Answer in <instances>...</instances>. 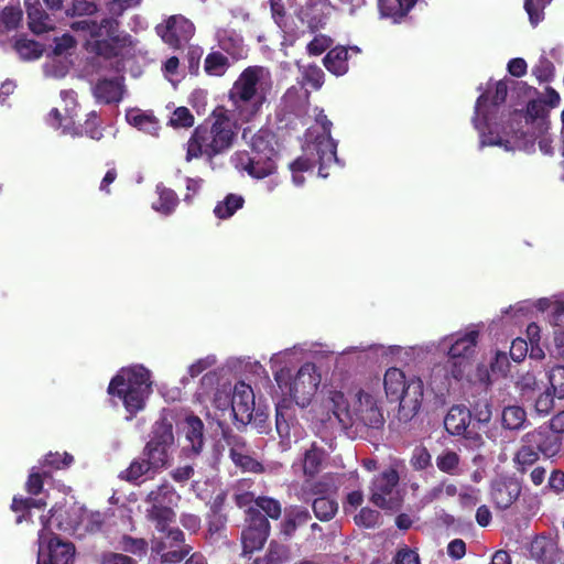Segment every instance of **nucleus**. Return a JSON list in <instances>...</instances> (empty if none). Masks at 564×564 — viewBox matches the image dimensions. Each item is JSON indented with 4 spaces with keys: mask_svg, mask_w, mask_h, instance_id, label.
<instances>
[{
    "mask_svg": "<svg viewBox=\"0 0 564 564\" xmlns=\"http://www.w3.org/2000/svg\"><path fill=\"white\" fill-rule=\"evenodd\" d=\"M237 121L225 106H217L200 123H198L187 143L185 160L214 158L232 148L237 135Z\"/></svg>",
    "mask_w": 564,
    "mask_h": 564,
    "instance_id": "1",
    "label": "nucleus"
},
{
    "mask_svg": "<svg viewBox=\"0 0 564 564\" xmlns=\"http://www.w3.org/2000/svg\"><path fill=\"white\" fill-rule=\"evenodd\" d=\"M74 32H83L94 39L91 52L105 58L112 59L122 55L123 50L132 46V36L121 30V22L115 18L105 17L100 21L78 20L70 23Z\"/></svg>",
    "mask_w": 564,
    "mask_h": 564,
    "instance_id": "2",
    "label": "nucleus"
},
{
    "mask_svg": "<svg viewBox=\"0 0 564 564\" xmlns=\"http://www.w3.org/2000/svg\"><path fill=\"white\" fill-rule=\"evenodd\" d=\"M263 72L264 68L261 66H248L240 73L229 90L228 98L235 107L238 119L242 122L253 120L260 113L265 101L264 94L258 88Z\"/></svg>",
    "mask_w": 564,
    "mask_h": 564,
    "instance_id": "3",
    "label": "nucleus"
},
{
    "mask_svg": "<svg viewBox=\"0 0 564 564\" xmlns=\"http://www.w3.org/2000/svg\"><path fill=\"white\" fill-rule=\"evenodd\" d=\"M383 386L390 402L399 403V414L411 420L417 414L423 401L424 386L419 377L405 378L398 368H389L383 377Z\"/></svg>",
    "mask_w": 564,
    "mask_h": 564,
    "instance_id": "4",
    "label": "nucleus"
},
{
    "mask_svg": "<svg viewBox=\"0 0 564 564\" xmlns=\"http://www.w3.org/2000/svg\"><path fill=\"white\" fill-rule=\"evenodd\" d=\"M508 96V79H501L495 84H489L488 88L480 94L475 104V115L473 118L475 128L484 132L488 127V116L495 109L505 104ZM505 140L499 135L489 132L488 135L482 133L481 145H503Z\"/></svg>",
    "mask_w": 564,
    "mask_h": 564,
    "instance_id": "5",
    "label": "nucleus"
},
{
    "mask_svg": "<svg viewBox=\"0 0 564 564\" xmlns=\"http://www.w3.org/2000/svg\"><path fill=\"white\" fill-rule=\"evenodd\" d=\"M174 444L173 425L166 419H162L152 427L150 440L142 451V455L151 460L153 467L161 471L169 466L170 451Z\"/></svg>",
    "mask_w": 564,
    "mask_h": 564,
    "instance_id": "6",
    "label": "nucleus"
},
{
    "mask_svg": "<svg viewBox=\"0 0 564 564\" xmlns=\"http://www.w3.org/2000/svg\"><path fill=\"white\" fill-rule=\"evenodd\" d=\"M399 480V473L393 467H389L375 476L369 488L370 502L383 510L394 511L400 509L402 498L397 490Z\"/></svg>",
    "mask_w": 564,
    "mask_h": 564,
    "instance_id": "7",
    "label": "nucleus"
},
{
    "mask_svg": "<svg viewBox=\"0 0 564 564\" xmlns=\"http://www.w3.org/2000/svg\"><path fill=\"white\" fill-rule=\"evenodd\" d=\"M470 423L471 411L463 404L451 406L444 417V427L448 434L462 437L466 447L479 448L484 445L482 435Z\"/></svg>",
    "mask_w": 564,
    "mask_h": 564,
    "instance_id": "8",
    "label": "nucleus"
},
{
    "mask_svg": "<svg viewBox=\"0 0 564 564\" xmlns=\"http://www.w3.org/2000/svg\"><path fill=\"white\" fill-rule=\"evenodd\" d=\"M271 533V524L256 507L245 510V525L241 531L242 554L260 551Z\"/></svg>",
    "mask_w": 564,
    "mask_h": 564,
    "instance_id": "9",
    "label": "nucleus"
},
{
    "mask_svg": "<svg viewBox=\"0 0 564 564\" xmlns=\"http://www.w3.org/2000/svg\"><path fill=\"white\" fill-rule=\"evenodd\" d=\"M318 384L319 376L316 375L315 365L306 362L301 366L290 382L289 394L297 405L305 408L311 403Z\"/></svg>",
    "mask_w": 564,
    "mask_h": 564,
    "instance_id": "10",
    "label": "nucleus"
},
{
    "mask_svg": "<svg viewBox=\"0 0 564 564\" xmlns=\"http://www.w3.org/2000/svg\"><path fill=\"white\" fill-rule=\"evenodd\" d=\"M151 373L143 366L122 368L109 382L107 392L115 397L116 391L152 392Z\"/></svg>",
    "mask_w": 564,
    "mask_h": 564,
    "instance_id": "11",
    "label": "nucleus"
},
{
    "mask_svg": "<svg viewBox=\"0 0 564 564\" xmlns=\"http://www.w3.org/2000/svg\"><path fill=\"white\" fill-rule=\"evenodd\" d=\"M43 522V529L39 532V557L37 564H41V552L46 544L47 558L43 561V564H72L75 555V546L72 542H65L61 540L56 534L46 542L47 534L45 532L46 521L44 516L41 517Z\"/></svg>",
    "mask_w": 564,
    "mask_h": 564,
    "instance_id": "12",
    "label": "nucleus"
},
{
    "mask_svg": "<svg viewBox=\"0 0 564 564\" xmlns=\"http://www.w3.org/2000/svg\"><path fill=\"white\" fill-rule=\"evenodd\" d=\"M158 35L170 47L177 50L187 42L195 32L194 24L183 15H171L164 24L155 28Z\"/></svg>",
    "mask_w": 564,
    "mask_h": 564,
    "instance_id": "13",
    "label": "nucleus"
},
{
    "mask_svg": "<svg viewBox=\"0 0 564 564\" xmlns=\"http://www.w3.org/2000/svg\"><path fill=\"white\" fill-rule=\"evenodd\" d=\"M279 155L263 154L258 151H242L237 153L238 166L253 178L262 180L274 174L278 170Z\"/></svg>",
    "mask_w": 564,
    "mask_h": 564,
    "instance_id": "14",
    "label": "nucleus"
},
{
    "mask_svg": "<svg viewBox=\"0 0 564 564\" xmlns=\"http://www.w3.org/2000/svg\"><path fill=\"white\" fill-rule=\"evenodd\" d=\"M521 442L528 443L543 457L553 458L562 449L563 437L542 425L523 434Z\"/></svg>",
    "mask_w": 564,
    "mask_h": 564,
    "instance_id": "15",
    "label": "nucleus"
},
{
    "mask_svg": "<svg viewBox=\"0 0 564 564\" xmlns=\"http://www.w3.org/2000/svg\"><path fill=\"white\" fill-rule=\"evenodd\" d=\"M231 411L238 427L247 426L253 417L254 393L252 388L243 381H238L235 384L231 397Z\"/></svg>",
    "mask_w": 564,
    "mask_h": 564,
    "instance_id": "16",
    "label": "nucleus"
},
{
    "mask_svg": "<svg viewBox=\"0 0 564 564\" xmlns=\"http://www.w3.org/2000/svg\"><path fill=\"white\" fill-rule=\"evenodd\" d=\"M522 484L516 477H500L490 485V498L499 510L510 508L520 497Z\"/></svg>",
    "mask_w": 564,
    "mask_h": 564,
    "instance_id": "17",
    "label": "nucleus"
},
{
    "mask_svg": "<svg viewBox=\"0 0 564 564\" xmlns=\"http://www.w3.org/2000/svg\"><path fill=\"white\" fill-rule=\"evenodd\" d=\"M307 151L316 155L314 163L318 165V174L322 177H327L328 169L338 163L337 142L332 135H316Z\"/></svg>",
    "mask_w": 564,
    "mask_h": 564,
    "instance_id": "18",
    "label": "nucleus"
},
{
    "mask_svg": "<svg viewBox=\"0 0 564 564\" xmlns=\"http://www.w3.org/2000/svg\"><path fill=\"white\" fill-rule=\"evenodd\" d=\"M242 139L248 143L251 151L279 155L276 135L270 128L262 127L256 132H252L251 128H245Z\"/></svg>",
    "mask_w": 564,
    "mask_h": 564,
    "instance_id": "19",
    "label": "nucleus"
},
{
    "mask_svg": "<svg viewBox=\"0 0 564 564\" xmlns=\"http://www.w3.org/2000/svg\"><path fill=\"white\" fill-rule=\"evenodd\" d=\"M310 511L300 506H293L285 511L283 520L279 525V536L283 541H290L299 527L306 524L311 520Z\"/></svg>",
    "mask_w": 564,
    "mask_h": 564,
    "instance_id": "20",
    "label": "nucleus"
},
{
    "mask_svg": "<svg viewBox=\"0 0 564 564\" xmlns=\"http://www.w3.org/2000/svg\"><path fill=\"white\" fill-rule=\"evenodd\" d=\"M184 434L187 445L184 447L194 455L200 454L204 447V423L194 414L187 415L184 421Z\"/></svg>",
    "mask_w": 564,
    "mask_h": 564,
    "instance_id": "21",
    "label": "nucleus"
},
{
    "mask_svg": "<svg viewBox=\"0 0 564 564\" xmlns=\"http://www.w3.org/2000/svg\"><path fill=\"white\" fill-rule=\"evenodd\" d=\"M292 561V550L282 539L269 542L265 553L257 556L252 564H288Z\"/></svg>",
    "mask_w": 564,
    "mask_h": 564,
    "instance_id": "22",
    "label": "nucleus"
},
{
    "mask_svg": "<svg viewBox=\"0 0 564 564\" xmlns=\"http://www.w3.org/2000/svg\"><path fill=\"white\" fill-rule=\"evenodd\" d=\"M359 401L358 417L360 422L371 429L382 427L384 419L373 398L368 393L360 394Z\"/></svg>",
    "mask_w": 564,
    "mask_h": 564,
    "instance_id": "23",
    "label": "nucleus"
},
{
    "mask_svg": "<svg viewBox=\"0 0 564 564\" xmlns=\"http://www.w3.org/2000/svg\"><path fill=\"white\" fill-rule=\"evenodd\" d=\"M123 88L116 78L99 79L94 87V96L106 105L118 104L122 99Z\"/></svg>",
    "mask_w": 564,
    "mask_h": 564,
    "instance_id": "24",
    "label": "nucleus"
},
{
    "mask_svg": "<svg viewBox=\"0 0 564 564\" xmlns=\"http://www.w3.org/2000/svg\"><path fill=\"white\" fill-rule=\"evenodd\" d=\"M218 46L234 59L246 57L247 50L243 39L234 30H221L217 33Z\"/></svg>",
    "mask_w": 564,
    "mask_h": 564,
    "instance_id": "25",
    "label": "nucleus"
},
{
    "mask_svg": "<svg viewBox=\"0 0 564 564\" xmlns=\"http://www.w3.org/2000/svg\"><path fill=\"white\" fill-rule=\"evenodd\" d=\"M83 508L84 507L74 505L53 513L52 518L56 520L57 529L73 534H79Z\"/></svg>",
    "mask_w": 564,
    "mask_h": 564,
    "instance_id": "26",
    "label": "nucleus"
},
{
    "mask_svg": "<svg viewBox=\"0 0 564 564\" xmlns=\"http://www.w3.org/2000/svg\"><path fill=\"white\" fill-rule=\"evenodd\" d=\"M145 456H141L134 458L129 467L121 473V479H124L129 482H137L141 477L145 476L149 479H152L160 470L158 467H153Z\"/></svg>",
    "mask_w": 564,
    "mask_h": 564,
    "instance_id": "27",
    "label": "nucleus"
},
{
    "mask_svg": "<svg viewBox=\"0 0 564 564\" xmlns=\"http://www.w3.org/2000/svg\"><path fill=\"white\" fill-rule=\"evenodd\" d=\"M479 332L471 329L458 337L448 349V357L451 359H466L470 357L477 345Z\"/></svg>",
    "mask_w": 564,
    "mask_h": 564,
    "instance_id": "28",
    "label": "nucleus"
},
{
    "mask_svg": "<svg viewBox=\"0 0 564 564\" xmlns=\"http://www.w3.org/2000/svg\"><path fill=\"white\" fill-rule=\"evenodd\" d=\"M531 557L540 564H554L557 560V550L554 542L547 538H535L530 546Z\"/></svg>",
    "mask_w": 564,
    "mask_h": 564,
    "instance_id": "29",
    "label": "nucleus"
},
{
    "mask_svg": "<svg viewBox=\"0 0 564 564\" xmlns=\"http://www.w3.org/2000/svg\"><path fill=\"white\" fill-rule=\"evenodd\" d=\"M415 3L416 0H378L381 15L391 18L393 22H400Z\"/></svg>",
    "mask_w": 564,
    "mask_h": 564,
    "instance_id": "30",
    "label": "nucleus"
},
{
    "mask_svg": "<svg viewBox=\"0 0 564 564\" xmlns=\"http://www.w3.org/2000/svg\"><path fill=\"white\" fill-rule=\"evenodd\" d=\"M323 64L328 72L341 76L348 70V51L344 46H336L327 52Z\"/></svg>",
    "mask_w": 564,
    "mask_h": 564,
    "instance_id": "31",
    "label": "nucleus"
},
{
    "mask_svg": "<svg viewBox=\"0 0 564 564\" xmlns=\"http://www.w3.org/2000/svg\"><path fill=\"white\" fill-rule=\"evenodd\" d=\"M323 406L328 413V419H330L329 413H332L339 422H344V417L348 414L349 404L341 391L329 390L323 400Z\"/></svg>",
    "mask_w": 564,
    "mask_h": 564,
    "instance_id": "32",
    "label": "nucleus"
},
{
    "mask_svg": "<svg viewBox=\"0 0 564 564\" xmlns=\"http://www.w3.org/2000/svg\"><path fill=\"white\" fill-rule=\"evenodd\" d=\"M325 455L326 453L324 448L318 447L315 443L305 451L302 460V468L305 477L315 478L319 474Z\"/></svg>",
    "mask_w": 564,
    "mask_h": 564,
    "instance_id": "33",
    "label": "nucleus"
},
{
    "mask_svg": "<svg viewBox=\"0 0 564 564\" xmlns=\"http://www.w3.org/2000/svg\"><path fill=\"white\" fill-rule=\"evenodd\" d=\"M180 496L177 495L175 488L167 481L162 482L156 488L152 489L145 497V502L150 506L165 507L174 503L175 500H178Z\"/></svg>",
    "mask_w": 564,
    "mask_h": 564,
    "instance_id": "34",
    "label": "nucleus"
},
{
    "mask_svg": "<svg viewBox=\"0 0 564 564\" xmlns=\"http://www.w3.org/2000/svg\"><path fill=\"white\" fill-rule=\"evenodd\" d=\"M126 119L129 124L151 135H156L160 130L159 120L153 115L142 112L139 109L129 110Z\"/></svg>",
    "mask_w": 564,
    "mask_h": 564,
    "instance_id": "35",
    "label": "nucleus"
},
{
    "mask_svg": "<svg viewBox=\"0 0 564 564\" xmlns=\"http://www.w3.org/2000/svg\"><path fill=\"white\" fill-rule=\"evenodd\" d=\"M540 454L533 447H531L528 443L520 441V446L516 451L513 455V466L514 469L523 475L531 467L535 465V463L540 459Z\"/></svg>",
    "mask_w": 564,
    "mask_h": 564,
    "instance_id": "36",
    "label": "nucleus"
},
{
    "mask_svg": "<svg viewBox=\"0 0 564 564\" xmlns=\"http://www.w3.org/2000/svg\"><path fill=\"white\" fill-rule=\"evenodd\" d=\"M147 519L152 522L159 532L167 531L171 523L175 521L176 513L172 507L149 506L145 511Z\"/></svg>",
    "mask_w": 564,
    "mask_h": 564,
    "instance_id": "37",
    "label": "nucleus"
},
{
    "mask_svg": "<svg viewBox=\"0 0 564 564\" xmlns=\"http://www.w3.org/2000/svg\"><path fill=\"white\" fill-rule=\"evenodd\" d=\"M193 550L191 545L170 547L164 540L155 542L153 552L160 555L162 563L177 564L182 562Z\"/></svg>",
    "mask_w": 564,
    "mask_h": 564,
    "instance_id": "38",
    "label": "nucleus"
},
{
    "mask_svg": "<svg viewBox=\"0 0 564 564\" xmlns=\"http://www.w3.org/2000/svg\"><path fill=\"white\" fill-rule=\"evenodd\" d=\"M46 502L43 499L24 498L21 496H14L11 503V510L18 513L15 522L19 524L23 521L31 519V509H43Z\"/></svg>",
    "mask_w": 564,
    "mask_h": 564,
    "instance_id": "39",
    "label": "nucleus"
},
{
    "mask_svg": "<svg viewBox=\"0 0 564 564\" xmlns=\"http://www.w3.org/2000/svg\"><path fill=\"white\" fill-rule=\"evenodd\" d=\"M528 423L527 412L522 406L508 405L501 412V425L505 430L519 431Z\"/></svg>",
    "mask_w": 564,
    "mask_h": 564,
    "instance_id": "40",
    "label": "nucleus"
},
{
    "mask_svg": "<svg viewBox=\"0 0 564 564\" xmlns=\"http://www.w3.org/2000/svg\"><path fill=\"white\" fill-rule=\"evenodd\" d=\"M221 441L229 451V457L232 460L240 454L251 452L246 438L235 433L230 427L221 429Z\"/></svg>",
    "mask_w": 564,
    "mask_h": 564,
    "instance_id": "41",
    "label": "nucleus"
},
{
    "mask_svg": "<svg viewBox=\"0 0 564 564\" xmlns=\"http://www.w3.org/2000/svg\"><path fill=\"white\" fill-rule=\"evenodd\" d=\"M152 392L145 391H116L115 397L122 400L126 410L135 415L139 411L143 410L145 400Z\"/></svg>",
    "mask_w": 564,
    "mask_h": 564,
    "instance_id": "42",
    "label": "nucleus"
},
{
    "mask_svg": "<svg viewBox=\"0 0 564 564\" xmlns=\"http://www.w3.org/2000/svg\"><path fill=\"white\" fill-rule=\"evenodd\" d=\"M312 509L319 521H330L338 511V502L328 496L316 497L312 502Z\"/></svg>",
    "mask_w": 564,
    "mask_h": 564,
    "instance_id": "43",
    "label": "nucleus"
},
{
    "mask_svg": "<svg viewBox=\"0 0 564 564\" xmlns=\"http://www.w3.org/2000/svg\"><path fill=\"white\" fill-rule=\"evenodd\" d=\"M117 549L120 550L121 553H128L142 557L147 555L149 544L148 541L143 538H134L129 534H122L118 540Z\"/></svg>",
    "mask_w": 564,
    "mask_h": 564,
    "instance_id": "44",
    "label": "nucleus"
},
{
    "mask_svg": "<svg viewBox=\"0 0 564 564\" xmlns=\"http://www.w3.org/2000/svg\"><path fill=\"white\" fill-rule=\"evenodd\" d=\"M23 12L20 7H4L0 11V33L7 34L15 31L21 25Z\"/></svg>",
    "mask_w": 564,
    "mask_h": 564,
    "instance_id": "45",
    "label": "nucleus"
},
{
    "mask_svg": "<svg viewBox=\"0 0 564 564\" xmlns=\"http://www.w3.org/2000/svg\"><path fill=\"white\" fill-rule=\"evenodd\" d=\"M156 193L159 198L155 203H153V208L164 215H170L174 212L175 207L178 204L177 194L162 184L156 186Z\"/></svg>",
    "mask_w": 564,
    "mask_h": 564,
    "instance_id": "46",
    "label": "nucleus"
},
{
    "mask_svg": "<svg viewBox=\"0 0 564 564\" xmlns=\"http://www.w3.org/2000/svg\"><path fill=\"white\" fill-rule=\"evenodd\" d=\"M245 198L238 194H228L224 200L219 202L215 208L214 214L219 219L230 218L238 209L242 208Z\"/></svg>",
    "mask_w": 564,
    "mask_h": 564,
    "instance_id": "47",
    "label": "nucleus"
},
{
    "mask_svg": "<svg viewBox=\"0 0 564 564\" xmlns=\"http://www.w3.org/2000/svg\"><path fill=\"white\" fill-rule=\"evenodd\" d=\"M229 66L228 57L220 52L209 53L204 61V70L209 76H223Z\"/></svg>",
    "mask_w": 564,
    "mask_h": 564,
    "instance_id": "48",
    "label": "nucleus"
},
{
    "mask_svg": "<svg viewBox=\"0 0 564 564\" xmlns=\"http://www.w3.org/2000/svg\"><path fill=\"white\" fill-rule=\"evenodd\" d=\"M80 520V531L78 535L83 534H95L102 530L104 516L99 511H90L83 508V514Z\"/></svg>",
    "mask_w": 564,
    "mask_h": 564,
    "instance_id": "49",
    "label": "nucleus"
},
{
    "mask_svg": "<svg viewBox=\"0 0 564 564\" xmlns=\"http://www.w3.org/2000/svg\"><path fill=\"white\" fill-rule=\"evenodd\" d=\"M14 48L23 59L29 61L40 58L44 52L42 44L25 37L18 39Z\"/></svg>",
    "mask_w": 564,
    "mask_h": 564,
    "instance_id": "50",
    "label": "nucleus"
},
{
    "mask_svg": "<svg viewBox=\"0 0 564 564\" xmlns=\"http://www.w3.org/2000/svg\"><path fill=\"white\" fill-rule=\"evenodd\" d=\"M254 507L261 512H264V517L269 520H279L282 514L281 502L272 497L259 496L254 500Z\"/></svg>",
    "mask_w": 564,
    "mask_h": 564,
    "instance_id": "51",
    "label": "nucleus"
},
{
    "mask_svg": "<svg viewBox=\"0 0 564 564\" xmlns=\"http://www.w3.org/2000/svg\"><path fill=\"white\" fill-rule=\"evenodd\" d=\"M28 19L29 28L35 34H43L51 29L50 17L42 8L31 9Z\"/></svg>",
    "mask_w": 564,
    "mask_h": 564,
    "instance_id": "52",
    "label": "nucleus"
},
{
    "mask_svg": "<svg viewBox=\"0 0 564 564\" xmlns=\"http://www.w3.org/2000/svg\"><path fill=\"white\" fill-rule=\"evenodd\" d=\"M98 12V4L93 0H73L65 10L69 18L93 17Z\"/></svg>",
    "mask_w": 564,
    "mask_h": 564,
    "instance_id": "53",
    "label": "nucleus"
},
{
    "mask_svg": "<svg viewBox=\"0 0 564 564\" xmlns=\"http://www.w3.org/2000/svg\"><path fill=\"white\" fill-rule=\"evenodd\" d=\"M231 462L242 473L262 474L264 471L263 464L260 463L259 460H257L251 455V452L240 454L239 456L234 458Z\"/></svg>",
    "mask_w": 564,
    "mask_h": 564,
    "instance_id": "54",
    "label": "nucleus"
},
{
    "mask_svg": "<svg viewBox=\"0 0 564 564\" xmlns=\"http://www.w3.org/2000/svg\"><path fill=\"white\" fill-rule=\"evenodd\" d=\"M551 0H524V10L532 26H536L544 19V9Z\"/></svg>",
    "mask_w": 564,
    "mask_h": 564,
    "instance_id": "55",
    "label": "nucleus"
},
{
    "mask_svg": "<svg viewBox=\"0 0 564 564\" xmlns=\"http://www.w3.org/2000/svg\"><path fill=\"white\" fill-rule=\"evenodd\" d=\"M195 117L187 107H177L169 120V126L177 128H191L194 126Z\"/></svg>",
    "mask_w": 564,
    "mask_h": 564,
    "instance_id": "56",
    "label": "nucleus"
},
{
    "mask_svg": "<svg viewBox=\"0 0 564 564\" xmlns=\"http://www.w3.org/2000/svg\"><path fill=\"white\" fill-rule=\"evenodd\" d=\"M74 462V457L64 452L63 454L59 453H48L45 455L43 459V467H51L52 469H64L68 468Z\"/></svg>",
    "mask_w": 564,
    "mask_h": 564,
    "instance_id": "57",
    "label": "nucleus"
},
{
    "mask_svg": "<svg viewBox=\"0 0 564 564\" xmlns=\"http://www.w3.org/2000/svg\"><path fill=\"white\" fill-rule=\"evenodd\" d=\"M459 460L456 452L445 451L437 456L436 466L441 471L453 475L459 465Z\"/></svg>",
    "mask_w": 564,
    "mask_h": 564,
    "instance_id": "58",
    "label": "nucleus"
},
{
    "mask_svg": "<svg viewBox=\"0 0 564 564\" xmlns=\"http://www.w3.org/2000/svg\"><path fill=\"white\" fill-rule=\"evenodd\" d=\"M554 65L546 57H541L532 68V74L536 77L540 84L549 83L554 77Z\"/></svg>",
    "mask_w": 564,
    "mask_h": 564,
    "instance_id": "59",
    "label": "nucleus"
},
{
    "mask_svg": "<svg viewBox=\"0 0 564 564\" xmlns=\"http://www.w3.org/2000/svg\"><path fill=\"white\" fill-rule=\"evenodd\" d=\"M550 390L558 398H564V366H555L550 370Z\"/></svg>",
    "mask_w": 564,
    "mask_h": 564,
    "instance_id": "60",
    "label": "nucleus"
},
{
    "mask_svg": "<svg viewBox=\"0 0 564 564\" xmlns=\"http://www.w3.org/2000/svg\"><path fill=\"white\" fill-rule=\"evenodd\" d=\"M527 122H533L536 119H544L549 116V109L542 98L530 100L525 110Z\"/></svg>",
    "mask_w": 564,
    "mask_h": 564,
    "instance_id": "61",
    "label": "nucleus"
},
{
    "mask_svg": "<svg viewBox=\"0 0 564 564\" xmlns=\"http://www.w3.org/2000/svg\"><path fill=\"white\" fill-rule=\"evenodd\" d=\"M380 519V512L368 507L361 508L355 516V522L358 527L375 528Z\"/></svg>",
    "mask_w": 564,
    "mask_h": 564,
    "instance_id": "62",
    "label": "nucleus"
},
{
    "mask_svg": "<svg viewBox=\"0 0 564 564\" xmlns=\"http://www.w3.org/2000/svg\"><path fill=\"white\" fill-rule=\"evenodd\" d=\"M324 72L316 65H310L303 72L304 84L310 85L313 89H319L324 84Z\"/></svg>",
    "mask_w": 564,
    "mask_h": 564,
    "instance_id": "63",
    "label": "nucleus"
},
{
    "mask_svg": "<svg viewBox=\"0 0 564 564\" xmlns=\"http://www.w3.org/2000/svg\"><path fill=\"white\" fill-rule=\"evenodd\" d=\"M100 564H138V561L121 552L106 551L100 555Z\"/></svg>",
    "mask_w": 564,
    "mask_h": 564,
    "instance_id": "64",
    "label": "nucleus"
}]
</instances>
